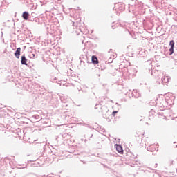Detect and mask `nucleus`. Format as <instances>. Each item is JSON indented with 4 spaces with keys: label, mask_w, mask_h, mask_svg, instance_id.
Returning a JSON list of instances; mask_svg holds the SVG:
<instances>
[{
    "label": "nucleus",
    "mask_w": 177,
    "mask_h": 177,
    "mask_svg": "<svg viewBox=\"0 0 177 177\" xmlns=\"http://www.w3.org/2000/svg\"><path fill=\"white\" fill-rule=\"evenodd\" d=\"M11 113L12 111L8 106L4 107L0 111V115H1V117H4V118H8V117H10Z\"/></svg>",
    "instance_id": "f257e3e1"
},
{
    "label": "nucleus",
    "mask_w": 177,
    "mask_h": 177,
    "mask_svg": "<svg viewBox=\"0 0 177 177\" xmlns=\"http://www.w3.org/2000/svg\"><path fill=\"white\" fill-rule=\"evenodd\" d=\"M138 73V66H131L129 69V74L130 77H135Z\"/></svg>",
    "instance_id": "f03ea898"
},
{
    "label": "nucleus",
    "mask_w": 177,
    "mask_h": 177,
    "mask_svg": "<svg viewBox=\"0 0 177 177\" xmlns=\"http://www.w3.org/2000/svg\"><path fill=\"white\" fill-rule=\"evenodd\" d=\"M115 147L118 151V153H120V154H122L124 153V149H122V147L118 144L115 145Z\"/></svg>",
    "instance_id": "7ed1b4c3"
},
{
    "label": "nucleus",
    "mask_w": 177,
    "mask_h": 177,
    "mask_svg": "<svg viewBox=\"0 0 177 177\" xmlns=\"http://www.w3.org/2000/svg\"><path fill=\"white\" fill-rule=\"evenodd\" d=\"M158 145H151L147 148V151H156Z\"/></svg>",
    "instance_id": "20e7f679"
},
{
    "label": "nucleus",
    "mask_w": 177,
    "mask_h": 177,
    "mask_svg": "<svg viewBox=\"0 0 177 177\" xmlns=\"http://www.w3.org/2000/svg\"><path fill=\"white\" fill-rule=\"evenodd\" d=\"M21 52V48L20 47L17 48L15 53V56L17 59H19L20 57Z\"/></svg>",
    "instance_id": "39448f33"
},
{
    "label": "nucleus",
    "mask_w": 177,
    "mask_h": 177,
    "mask_svg": "<svg viewBox=\"0 0 177 177\" xmlns=\"http://www.w3.org/2000/svg\"><path fill=\"white\" fill-rule=\"evenodd\" d=\"M21 64L22 66H27V58H26V55H22L21 59Z\"/></svg>",
    "instance_id": "423d86ee"
},
{
    "label": "nucleus",
    "mask_w": 177,
    "mask_h": 177,
    "mask_svg": "<svg viewBox=\"0 0 177 177\" xmlns=\"http://www.w3.org/2000/svg\"><path fill=\"white\" fill-rule=\"evenodd\" d=\"M91 62L93 64H97L99 63V59H97V57H96V55H93L91 57Z\"/></svg>",
    "instance_id": "0eeeda50"
},
{
    "label": "nucleus",
    "mask_w": 177,
    "mask_h": 177,
    "mask_svg": "<svg viewBox=\"0 0 177 177\" xmlns=\"http://www.w3.org/2000/svg\"><path fill=\"white\" fill-rule=\"evenodd\" d=\"M162 84H168V82H169V77H168V76H163V77H162Z\"/></svg>",
    "instance_id": "6e6552de"
},
{
    "label": "nucleus",
    "mask_w": 177,
    "mask_h": 177,
    "mask_svg": "<svg viewBox=\"0 0 177 177\" xmlns=\"http://www.w3.org/2000/svg\"><path fill=\"white\" fill-rule=\"evenodd\" d=\"M22 17L24 20H28V17H30V14L28 13V12L25 11L22 14Z\"/></svg>",
    "instance_id": "1a4fd4ad"
},
{
    "label": "nucleus",
    "mask_w": 177,
    "mask_h": 177,
    "mask_svg": "<svg viewBox=\"0 0 177 177\" xmlns=\"http://www.w3.org/2000/svg\"><path fill=\"white\" fill-rule=\"evenodd\" d=\"M156 106H158V107H159L160 110L161 111H163V110H165V106H164V104H160L158 102L156 103Z\"/></svg>",
    "instance_id": "9d476101"
},
{
    "label": "nucleus",
    "mask_w": 177,
    "mask_h": 177,
    "mask_svg": "<svg viewBox=\"0 0 177 177\" xmlns=\"http://www.w3.org/2000/svg\"><path fill=\"white\" fill-rule=\"evenodd\" d=\"M32 118L36 120V121H39V120H41V116H39V115H33Z\"/></svg>",
    "instance_id": "9b49d317"
},
{
    "label": "nucleus",
    "mask_w": 177,
    "mask_h": 177,
    "mask_svg": "<svg viewBox=\"0 0 177 177\" xmlns=\"http://www.w3.org/2000/svg\"><path fill=\"white\" fill-rule=\"evenodd\" d=\"M50 81L51 82H57V77H51L50 78Z\"/></svg>",
    "instance_id": "f8f14e48"
},
{
    "label": "nucleus",
    "mask_w": 177,
    "mask_h": 177,
    "mask_svg": "<svg viewBox=\"0 0 177 177\" xmlns=\"http://www.w3.org/2000/svg\"><path fill=\"white\" fill-rule=\"evenodd\" d=\"M169 45H170L171 48H174V46H175V42L174 41V40H171V41H170Z\"/></svg>",
    "instance_id": "ddd939ff"
},
{
    "label": "nucleus",
    "mask_w": 177,
    "mask_h": 177,
    "mask_svg": "<svg viewBox=\"0 0 177 177\" xmlns=\"http://www.w3.org/2000/svg\"><path fill=\"white\" fill-rule=\"evenodd\" d=\"M160 73L158 71H154L151 72V75H154V77H157L156 74H158Z\"/></svg>",
    "instance_id": "4468645a"
},
{
    "label": "nucleus",
    "mask_w": 177,
    "mask_h": 177,
    "mask_svg": "<svg viewBox=\"0 0 177 177\" xmlns=\"http://www.w3.org/2000/svg\"><path fill=\"white\" fill-rule=\"evenodd\" d=\"M95 110L97 109H102V105H100V104H97L95 106Z\"/></svg>",
    "instance_id": "2eb2a0df"
},
{
    "label": "nucleus",
    "mask_w": 177,
    "mask_h": 177,
    "mask_svg": "<svg viewBox=\"0 0 177 177\" xmlns=\"http://www.w3.org/2000/svg\"><path fill=\"white\" fill-rule=\"evenodd\" d=\"M174 54V47H170L169 48V55Z\"/></svg>",
    "instance_id": "dca6fc26"
},
{
    "label": "nucleus",
    "mask_w": 177,
    "mask_h": 177,
    "mask_svg": "<svg viewBox=\"0 0 177 177\" xmlns=\"http://www.w3.org/2000/svg\"><path fill=\"white\" fill-rule=\"evenodd\" d=\"M115 106H118V110H120V109H121V104H118V102L115 103Z\"/></svg>",
    "instance_id": "f3484780"
},
{
    "label": "nucleus",
    "mask_w": 177,
    "mask_h": 177,
    "mask_svg": "<svg viewBox=\"0 0 177 177\" xmlns=\"http://www.w3.org/2000/svg\"><path fill=\"white\" fill-rule=\"evenodd\" d=\"M133 96H134V97H139V96H140V94L138 93L137 95H135V91L133 93Z\"/></svg>",
    "instance_id": "a211bd4d"
},
{
    "label": "nucleus",
    "mask_w": 177,
    "mask_h": 177,
    "mask_svg": "<svg viewBox=\"0 0 177 177\" xmlns=\"http://www.w3.org/2000/svg\"><path fill=\"white\" fill-rule=\"evenodd\" d=\"M117 113H118V111H114L112 112V115H113V117L117 114Z\"/></svg>",
    "instance_id": "6ab92c4d"
},
{
    "label": "nucleus",
    "mask_w": 177,
    "mask_h": 177,
    "mask_svg": "<svg viewBox=\"0 0 177 177\" xmlns=\"http://www.w3.org/2000/svg\"><path fill=\"white\" fill-rule=\"evenodd\" d=\"M72 24L73 26V28H75V27H77V23L72 21Z\"/></svg>",
    "instance_id": "aec40b11"
},
{
    "label": "nucleus",
    "mask_w": 177,
    "mask_h": 177,
    "mask_svg": "<svg viewBox=\"0 0 177 177\" xmlns=\"http://www.w3.org/2000/svg\"><path fill=\"white\" fill-rule=\"evenodd\" d=\"M83 125L84 127H86V128H89V124H83Z\"/></svg>",
    "instance_id": "412c9836"
},
{
    "label": "nucleus",
    "mask_w": 177,
    "mask_h": 177,
    "mask_svg": "<svg viewBox=\"0 0 177 177\" xmlns=\"http://www.w3.org/2000/svg\"><path fill=\"white\" fill-rule=\"evenodd\" d=\"M60 100H61V102H63V97H60Z\"/></svg>",
    "instance_id": "4be33fe9"
},
{
    "label": "nucleus",
    "mask_w": 177,
    "mask_h": 177,
    "mask_svg": "<svg viewBox=\"0 0 177 177\" xmlns=\"http://www.w3.org/2000/svg\"><path fill=\"white\" fill-rule=\"evenodd\" d=\"M112 28H113V30H114L115 28V27H114V25H112Z\"/></svg>",
    "instance_id": "5701e85b"
},
{
    "label": "nucleus",
    "mask_w": 177,
    "mask_h": 177,
    "mask_svg": "<svg viewBox=\"0 0 177 177\" xmlns=\"http://www.w3.org/2000/svg\"><path fill=\"white\" fill-rule=\"evenodd\" d=\"M116 24V27H118V26H120V24Z\"/></svg>",
    "instance_id": "b1692460"
},
{
    "label": "nucleus",
    "mask_w": 177,
    "mask_h": 177,
    "mask_svg": "<svg viewBox=\"0 0 177 177\" xmlns=\"http://www.w3.org/2000/svg\"><path fill=\"white\" fill-rule=\"evenodd\" d=\"M33 57H35V54H32Z\"/></svg>",
    "instance_id": "393cba45"
},
{
    "label": "nucleus",
    "mask_w": 177,
    "mask_h": 177,
    "mask_svg": "<svg viewBox=\"0 0 177 177\" xmlns=\"http://www.w3.org/2000/svg\"><path fill=\"white\" fill-rule=\"evenodd\" d=\"M37 20H38V19H36L35 20V21H37Z\"/></svg>",
    "instance_id": "a878e982"
},
{
    "label": "nucleus",
    "mask_w": 177,
    "mask_h": 177,
    "mask_svg": "<svg viewBox=\"0 0 177 177\" xmlns=\"http://www.w3.org/2000/svg\"><path fill=\"white\" fill-rule=\"evenodd\" d=\"M106 114L109 115V111H106Z\"/></svg>",
    "instance_id": "bb28decb"
},
{
    "label": "nucleus",
    "mask_w": 177,
    "mask_h": 177,
    "mask_svg": "<svg viewBox=\"0 0 177 177\" xmlns=\"http://www.w3.org/2000/svg\"><path fill=\"white\" fill-rule=\"evenodd\" d=\"M161 103H164V100H162Z\"/></svg>",
    "instance_id": "cd10ccee"
},
{
    "label": "nucleus",
    "mask_w": 177,
    "mask_h": 177,
    "mask_svg": "<svg viewBox=\"0 0 177 177\" xmlns=\"http://www.w3.org/2000/svg\"><path fill=\"white\" fill-rule=\"evenodd\" d=\"M174 143H176V142H174Z\"/></svg>",
    "instance_id": "c85d7f7f"
}]
</instances>
